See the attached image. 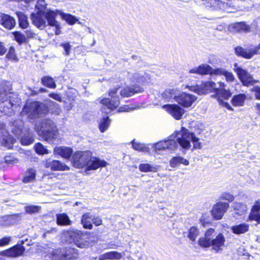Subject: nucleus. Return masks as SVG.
<instances>
[{"label":"nucleus","instance_id":"53","mask_svg":"<svg viewBox=\"0 0 260 260\" xmlns=\"http://www.w3.org/2000/svg\"><path fill=\"white\" fill-rule=\"evenodd\" d=\"M20 141L22 145H28L33 143L34 139L33 137L29 134L27 136H22Z\"/></svg>","mask_w":260,"mask_h":260},{"label":"nucleus","instance_id":"11","mask_svg":"<svg viewBox=\"0 0 260 260\" xmlns=\"http://www.w3.org/2000/svg\"><path fill=\"white\" fill-rule=\"evenodd\" d=\"M234 71L236 73L239 80L244 86L252 85L257 82L247 70L239 67L237 63L234 64Z\"/></svg>","mask_w":260,"mask_h":260},{"label":"nucleus","instance_id":"5","mask_svg":"<svg viewBox=\"0 0 260 260\" xmlns=\"http://www.w3.org/2000/svg\"><path fill=\"white\" fill-rule=\"evenodd\" d=\"M173 139L177 138V140L180 146L183 149H188L191 147L190 142L193 143V146L196 149L201 148V144L199 142V139L196 137L194 134L190 132L185 127H181V129L175 132V136L173 135Z\"/></svg>","mask_w":260,"mask_h":260},{"label":"nucleus","instance_id":"51","mask_svg":"<svg viewBox=\"0 0 260 260\" xmlns=\"http://www.w3.org/2000/svg\"><path fill=\"white\" fill-rule=\"evenodd\" d=\"M47 4L44 0H38L36 5V8L38 10L37 13L44 14L46 11Z\"/></svg>","mask_w":260,"mask_h":260},{"label":"nucleus","instance_id":"19","mask_svg":"<svg viewBox=\"0 0 260 260\" xmlns=\"http://www.w3.org/2000/svg\"><path fill=\"white\" fill-rule=\"evenodd\" d=\"M173 135H171L169 139L164 141H159L153 145L154 149L157 151L168 149L169 150H174L177 147V144L176 141L172 138Z\"/></svg>","mask_w":260,"mask_h":260},{"label":"nucleus","instance_id":"29","mask_svg":"<svg viewBox=\"0 0 260 260\" xmlns=\"http://www.w3.org/2000/svg\"><path fill=\"white\" fill-rule=\"evenodd\" d=\"M54 153L55 154L59 155L62 157L68 159L70 158L73 153V150L71 148L65 146L56 147L54 149Z\"/></svg>","mask_w":260,"mask_h":260},{"label":"nucleus","instance_id":"36","mask_svg":"<svg viewBox=\"0 0 260 260\" xmlns=\"http://www.w3.org/2000/svg\"><path fill=\"white\" fill-rule=\"evenodd\" d=\"M36 176V170L32 168L28 169L26 172L25 176L23 179V182L25 183L32 182L35 180Z\"/></svg>","mask_w":260,"mask_h":260},{"label":"nucleus","instance_id":"38","mask_svg":"<svg viewBox=\"0 0 260 260\" xmlns=\"http://www.w3.org/2000/svg\"><path fill=\"white\" fill-rule=\"evenodd\" d=\"M17 15L19 19V25L22 29L28 28L29 23L28 22L27 16L22 12H17Z\"/></svg>","mask_w":260,"mask_h":260},{"label":"nucleus","instance_id":"4","mask_svg":"<svg viewBox=\"0 0 260 260\" xmlns=\"http://www.w3.org/2000/svg\"><path fill=\"white\" fill-rule=\"evenodd\" d=\"M61 240L67 244L73 243L81 248H86L91 244L89 235L86 233L73 229H70L62 233Z\"/></svg>","mask_w":260,"mask_h":260},{"label":"nucleus","instance_id":"21","mask_svg":"<svg viewBox=\"0 0 260 260\" xmlns=\"http://www.w3.org/2000/svg\"><path fill=\"white\" fill-rule=\"evenodd\" d=\"M235 50V53L238 55L249 59L254 55L260 53V43L257 46L251 48L248 50L239 46L236 47Z\"/></svg>","mask_w":260,"mask_h":260},{"label":"nucleus","instance_id":"22","mask_svg":"<svg viewBox=\"0 0 260 260\" xmlns=\"http://www.w3.org/2000/svg\"><path fill=\"white\" fill-rule=\"evenodd\" d=\"M44 166L46 168H50L52 171H66L70 168L65 164L57 160H52L50 158L44 161Z\"/></svg>","mask_w":260,"mask_h":260},{"label":"nucleus","instance_id":"12","mask_svg":"<svg viewBox=\"0 0 260 260\" xmlns=\"http://www.w3.org/2000/svg\"><path fill=\"white\" fill-rule=\"evenodd\" d=\"M217 88V83L216 84L212 81L203 82L200 85H197L189 87V90L199 94H205L209 92H214L216 93Z\"/></svg>","mask_w":260,"mask_h":260},{"label":"nucleus","instance_id":"31","mask_svg":"<svg viewBox=\"0 0 260 260\" xmlns=\"http://www.w3.org/2000/svg\"><path fill=\"white\" fill-rule=\"evenodd\" d=\"M214 74L224 76L226 81L229 83L233 82L235 80V77L233 74L224 69L218 68L214 69Z\"/></svg>","mask_w":260,"mask_h":260},{"label":"nucleus","instance_id":"26","mask_svg":"<svg viewBox=\"0 0 260 260\" xmlns=\"http://www.w3.org/2000/svg\"><path fill=\"white\" fill-rule=\"evenodd\" d=\"M229 29L233 32H248L250 30V26L244 22H239L230 25Z\"/></svg>","mask_w":260,"mask_h":260},{"label":"nucleus","instance_id":"23","mask_svg":"<svg viewBox=\"0 0 260 260\" xmlns=\"http://www.w3.org/2000/svg\"><path fill=\"white\" fill-rule=\"evenodd\" d=\"M31 19L33 24L40 29H44L46 26V21L44 18V14L41 13H32Z\"/></svg>","mask_w":260,"mask_h":260},{"label":"nucleus","instance_id":"59","mask_svg":"<svg viewBox=\"0 0 260 260\" xmlns=\"http://www.w3.org/2000/svg\"><path fill=\"white\" fill-rule=\"evenodd\" d=\"M26 37L27 38H32L36 36V34L30 28H26L25 31Z\"/></svg>","mask_w":260,"mask_h":260},{"label":"nucleus","instance_id":"14","mask_svg":"<svg viewBox=\"0 0 260 260\" xmlns=\"http://www.w3.org/2000/svg\"><path fill=\"white\" fill-rule=\"evenodd\" d=\"M196 100L197 97L194 95L179 91L177 96L175 98L176 102L179 105L186 108L190 107Z\"/></svg>","mask_w":260,"mask_h":260},{"label":"nucleus","instance_id":"13","mask_svg":"<svg viewBox=\"0 0 260 260\" xmlns=\"http://www.w3.org/2000/svg\"><path fill=\"white\" fill-rule=\"evenodd\" d=\"M77 250L69 248L65 252H61L59 249L53 250L51 252L52 260H71L77 257Z\"/></svg>","mask_w":260,"mask_h":260},{"label":"nucleus","instance_id":"49","mask_svg":"<svg viewBox=\"0 0 260 260\" xmlns=\"http://www.w3.org/2000/svg\"><path fill=\"white\" fill-rule=\"evenodd\" d=\"M199 234V230L196 227H191L188 232V237L192 241H195Z\"/></svg>","mask_w":260,"mask_h":260},{"label":"nucleus","instance_id":"35","mask_svg":"<svg viewBox=\"0 0 260 260\" xmlns=\"http://www.w3.org/2000/svg\"><path fill=\"white\" fill-rule=\"evenodd\" d=\"M122 255L121 253L117 251H110L105 253L101 255V260L106 259H120L122 258Z\"/></svg>","mask_w":260,"mask_h":260},{"label":"nucleus","instance_id":"33","mask_svg":"<svg viewBox=\"0 0 260 260\" xmlns=\"http://www.w3.org/2000/svg\"><path fill=\"white\" fill-rule=\"evenodd\" d=\"M23 126V122L22 121H15L11 127V131L12 133L18 138H19L22 133Z\"/></svg>","mask_w":260,"mask_h":260},{"label":"nucleus","instance_id":"10","mask_svg":"<svg viewBox=\"0 0 260 260\" xmlns=\"http://www.w3.org/2000/svg\"><path fill=\"white\" fill-rule=\"evenodd\" d=\"M218 88L215 93V97L220 105L226 108L228 110L234 111V109L226 102H224L222 100H228L232 95V93L229 90L225 89V84L223 82H218L217 83Z\"/></svg>","mask_w":260,"mask_h":260},{"label":"nucleus","instance_id":"42","mask_svg":"<svg viewBox=\"0 0 260 260\" xmlns=\"http://www.w3.org/2000/svg\"><path fill=\"white\" fill-rule=\"evenodd\" d=\"M41 82L44 85L50 88L56 87V84L53 79L49 76H44L41 79Z\"/></svg>","mask_w":260,"mask_h":260},{"label":"nucleus","instance_id":"37","mask_svg":"<svg viewBox=\"0 0 260 260\" xmlns=\"http://www.w3.org/2000/svg\"><path fill=\"white\" fill-rule=\"evenodd\" d=\"M5 57L8 60L13 62H17L19 61V58L16 54L15 49L13 46H11L9 48Z\"/></svg>","mask_w":260,"mask_h":260},{"label":"nucleus","instance_id":"2","mask_svg":"<svg viewBox=\"0 0 260 260\" xmlns=\"http://www.w3.org/2000/svg\"><path fill=\"white\" fill-rule=\"evenodd\" d=\"M73 166L77 168L86 167V170H95L100 167H105L108 163L98 157L92 156L90 151L75 152L72 158Z\"/></svg>","mask_w":260,"mask_h":260},{"label":"nucleus","instance_id":"61","mask_svg":"<svg viewBox=\"0 0 260 260\" xmlns=\"http://www.w3.org/2000/svg\"><path fill=\"white\" fill-rule=\"evenodd\" d=\"M7 48L5 45V44L0 41V56L4 55L7 52Z\"/></svg>","mask_w":260,"mask_h":260},{"label":"nucleus","instance_id":"25","mask_svg":"<svg viewBox=\"0 0 260 260\" xmlns=\"http://www.w3.org/2000/svg\"><path fill=\"white\" fill-rule=\"evenodd\" d=\"M0 24L6 28L12 29L15 27L16 22L10 15L0 13Z\"/></svg>","mask_w":260,"mask_h":260},{"label":"nucleus","instance_id":"45","mask_svg":"<svg viewBox=\"0 0 260 260\" xmlns=\"http://www.w3.org/2000/svg\"><path fill=\"white\" fill-rule=\"evenodd\" d=\"M178 92L179 90L176 89L166 90L163 93V97L167 99H173L175 101V98L177 96Z\"/></svg>","mask_w":260,"mask_h":260},{"label":"nucleus","instance_id":"60","mask_svg":"<svg viewBox=\"0 0 260 260\" xmlns=\"http://www.w3.org/2000/svg\"><path fill=\"white\" fill-rule=\"evenodd\" d=\"M221 198L229 201H232L234 200L233 196L229 193H223L222 194Z\"/></svg>","mask_w":260,"mask_h":260},{"label":"nucleus","instance_id":"55","mask_svg":"<svg viewBox=\"0 0 260 260\" xmlns=\"http://www.w3.org/2000/svg\"><path fill=\"white\" fill-rule=\"evenodd\" d=\"M11 217L9 215L3 216L0 218V225L3 226H7L11 223L10 219Z\"/></svg>","mask_w":260,"mask_h":260},{"label":"nucleus","instance_id":"6","mask_svg":"<svg viewBox=\"0 0 260 260\" xmlns=\"http://www.w3.org/2000/svg\"><path fill=\"white\" fill-rule=\"evenodd\" d=\"M48 107L45 104L37 101L26 103L23 108L20 114L22 116H26L30 119L45 116L48 112Z\"/></svg>","mask_w":260,"mask_h":260},{"label":"nucleus","instance_id":"15","mask_svg":"<svg viewBox=\"0 0 260 260\" xmlns=\"http://www.w3.org/2000/svg\"><path fill=\"white\" fill-rule=\"evenodd\" d=\"M127 79L132 83L142 84L149 78V75L145 72L140 71H133L127 73Z\"/></svg>","mask_w":260,"mask_h":260},{"label":"nucleus","instance_id":"44","mask_svg":"<svg viewBox=\"0 0 260 260\" xmlns=\"http://www.w3.org/2000/svg\"><path fill=\"white\" fill-rule=\"evenodd\" d=\"M139 169L140 171L143 172H156L157 170L156 166H152L149 164H141L139 165Z\"/></svg>","mask_w":260,"mask_h":260},{"label":"nucleus","instance_id":"1","mask_svg":"<svg viewBox=\"0 0 260 260\" xmlns=\"http://www.w3.org/2000/svg\"><path fill=\"white\" fill-rule=\"evenodd\" d=\"M144 91L143 88L140 86H126L120 90V87L109 90L108 94L110 98H104L101 102L103 104L102 111L108 114L116 109L119 105L120 98L129 97L135 93H141Z\"/></svg>","mask_w":260,"mask_h":260},{"label":"nucleus","instance_id":"47","mask_svg":"<svg viewBox=\"0 0 260 260\" xmlns=\"http://www.w3.org/2000/svg\"><path fill=\"white\" fill-rule=\"evenodd\" d=\"M59 14L61 16L62 18L64 20H65L68 23L70 24H75L78 20L75 16L71 14H66L61 12H59Z\"/></svg>","mask_w":260,"mask_h":260},{"label":"nucleus","instance_id":"16","mask_svg":"<svg viewBox=\"0 0 260 260\" xmlns=\"http://www.w3.org/2000/svg\"><path fill=\"white\" fill-rule=\"evenodd\" d=\"M23 243V242L21 241V244L18 243L9 249L0 252V255L9 257H16L22 255L25 251V248L22 245Z\"/></svg>","mask_w":260,"mask_h":260},{"label":"nucleus","instance_id":"43","mask_svg":"<svg viewBox=\"0 0 260 260\" xmlns=\"http://www.w3.org/2000/svg\"><path fill=\"white\" fill-rule=\"evenodd\" d=\"M110 120L108 116L104 117L99 123V129L102 133L105 132L109 127Z\"/></svg>","mask_w":260,"mask_h":260},{"label":"nucleus","instance_id":"58","mask_svg":"<svg viewBox=\"0 0 260 260\" xmlns=\"http://www.w3.org/2000/svg\"><path fill=\"white\" fill-rule=\"evenodd\" d=\"M92 223L95 226H99L102 224L103 221L100 216H95L92 214Z\"/></svg>","mask_w":260,"mask_h":260},{"label":"nucleus","instance_id":"46","mask_svg":"<svg viewBox=\"0 0 260 260\" xmlns=\"http://www.w3.org/2000/svg\"><path fill=\"white\" fill-rule=\"evenodd\" d=\"M15 40L19 44L21 45L27 42L26 36L20 31H15L13 33Z\"/></svg>","mask_w":260,"mask_h":260},{"label":"nucleus","instance_id":"57","mask_svg":"<svg viewBox=\"0 0 260 260\" xmlns=\"http://www.w3.org/2000/svg\"><path fill=\"white\" fill-rule=\"evenodd\" d=\"M60 46L63 47L64 51V54L66 56H69L70 54V50L71 49V46L69 43H62L60 45Z\"/></svg>","mask_w":260,"mask_h":260},{"label":"nucleus","instance_id":"7","mask_svg":"<svg viewBox=\"0 0 260 260\" xmlns=\"http://www.w3.org/2000/svg\"><path fill=\"white\" fill-rule=\"evenodd\" d=\"M36 128L38 134L49 143H53V141L57 139L58 131L56 125L51 119H44L40 128L37 126Z\"/></svg>","mask_w":260,"mask_h":260},{"label":"nucleus","instance_id":"34","mask_svg":"<svg viewBox=\"0 0 260 260\" xmlns=\"http://www.w3.org/2000/svg\"><path fill=\"white\" fill-rule=\"evenodd\" d=\"M248 230L249 225L245 223H241L231 227L232 232L237 235L245 233Z\"/></svg>","mask_w":260,"mask_h":260},{"label":"nucleus","instance_id":"56","mask_svg":"<svg viewBox=\"0 0 260 260\" xmlns=\"http://www.w3.org/2000/svg\"><path fill=\"white\" fill-rule=\"evenodd\" d=\"M12 240V237H4L0 239V247H3L8 245Z\"/></svg>","mask_w":260,"mask_h":260},{"label":"nucleus","instance_id":"8","mask_svg":"<svg viewBox=\"0 0 260 260\" xmlns=\"http://www.w3.org/2000/svg\"><path fill=\"white\" fill-rule=\"evenodd\" d=\"M9 82L2 81L0 84V110L7 115H11L13 112L12 107L14 106L7 99V92L11 90Z\"/></svg>","mask_w":260,"mask_h":260},{"label":"nucleus","instance_id":"30","mask_svg":"<svg viewBox=\"0 0 260 260\" xmlns=\"http://www.w3.org/2000/svg\"><path fill=\"white\" fill-rule=\"evenodd\" d=\"M58 12L59 11L57 10H46L44 14L45 19L47 20L48 25H55L56 24L58 21L56 20V17Z\"/></svg>","mask_w":260,"mask_h":260},{"label":"nucleus","instance_id":"52","mask_svg":"<svg viewBox=\"0 0 260 260\" xmlns=\"http://www.w3.org/2000/svg\"><path fill=\"white\" fill-rule=\"evenodd\" d=\"M34 148L36 152L39 154H45L49 153L48 150L40 143L36 144Z\"/></svg>","mask_w":260,"mask_h":260},{"label":"nucleus","instance_id":"20","mask_svg":"<svg viewBox=\"0 0 260 260\" xmlns=\"http://www.w3.org/2000/svg\"><path fill=\"white\" fill-rule=\"evenodd\" d=\"M229 207L228 203L220 202L215 204L211 211L213 217L219 220L222 218Z\"/></svg>","mask_w":260,"mask_h":260},{"label":"nucleus","instance_id":"17","mask_svg":"<svg viewBox=\"0 0 260 260\" xmlns=\"http://www.w3.org/2000/svg\"><path fill=\"white\" fill-rule=\"evenodd\" d=\"M0 132L1 133L0 140L2 144L8 149L12 148L15 139L8 134L6 129V125L3 123H0Z\"/></svg>","mask_w":260,"mask_h":260},{"label":"nucleus","instance_id":"32","mask_svg":"<svg viewBox=\"0 0 260 260\" xmlns=\"http://www.w3.org/2000/svg\"><path fill=\"white\" fill-rule=\"evenodd\" d=\"M92 219V214L90 212H86L82 215L81 224L84 229L91 230L93 228Z\"/></svg>","mask_w":260,"mask_h":260},{"label":"nucleus","instance_id":"48","mask_svg":"<svg viewBox=\"0 0 260 260\" xmlns=\"http://www.w3.org/2000/svg\"><path fill=\"white\" fill-rule=\"evenodd\" d=\"M233 207L235 210L237 211L236 213L238 214H242L247 210V207L246 205L241 203H235L234 204Z\"/></svg>","mask_w":260,"mask_h":260},{"label":"nucleus","instance_id":"39","mask_svg":"<svg viewBox=\"0 0 260 260\" xmlns=\"http://www.w3.org/2000/svg\"><path fill=\"white\" fill-rule=\"evenodd\" d=\"M246 96L244 94H240L233 96L232 103L233 106L238 107L243 106L245 100Z\"/></svg>","mask_w":260,"mask_h":260},{"label":"nucleus","instance_id":"41","mask_svg":"<svg viewBox=\"0 0 260 260\" xmlns=\"http://www.w3.org/2000/svg\"><path fill=\"white\" fill-rule=\"evenodd\" d=\"M132 147L136 150L143 152H148L149 148L144 144L135 142L134 140L132 141Z\"/></svg>","mask_w":260,"mask_h":260},{"label":"nucleus","instance_id":"63","mask_svg":"<svg viewBox=\"0 0 260 260\" xmlns=\"http://www.w3.org/2000/svg\"><path fill=\"white\" fill-rule=\"evenodd\" d=\"M253 91L255 92V96L258 100H260V87L256 86L253 87Z\"/></svg>","mask_w":260,"mask_h":260},{"label":"nucleus","instance_id":"54","mask_svg":"<svg viewBox=\"0 0 260 260\" xmlns=\"http://www.w3.org/2000/svg\"><path fill=\"white\" fill-rule=\"evenodd\" d=\"M41 210L39 206L30 205L25 207V212L29 214H32L39 212Z\"/></svg>","mask_w":260,"mask_h":260},{"label":"nucleus","instance_id":"3","mask_svg":"<svg viewBox=\"0 0 260 260\" xmlns=\"http://www.w3.org/2000/svg\"><path fill=\"white\" fill-rule=\"evenodd\" d=\"M215 230L213 228L208 229L203 237L198 240V244L203 248L211 247L216 253L223 251L225 246V238L223 234L219 233L215 236Z\"/></svg>","mask_w":260,"mask_h":260},{"label":"nucleus","instance_id":"28","mask_svg":"<svg viewBox=\"0 0 260 260\" xmlns=\"http://www.w3.org/2000/svg\"><path fill=\"white\" fill-rule=\"evenodd\" d=\"M249 219L260 223V201L254 203L249 215Z\"/></svg>","mask_w":260,"mask_h":260},{"label":"nucleus","instance_id":"27","mask_svg":"<svg viewBox=\"0 0 260 260\" xmlns=\"http://www.w3.org/2000/svg\"><path fill=\"white\" fill-rule=\"evenodd\" d=\"M170 166L173 168H178L182 165L187 166L189 165V160L181 156H176L172 157L170 161Z\"/></svg>","mask_w":260,"mask_h":260},{"label":"nucleus","instance_id":"64","mask_svg":"<svg viewBox=\"0 0 260 260\" xmlns=\"http://www.w3.org/2000/svg\"><path fill=\"white\" fill-rule=\"evenodd\" d=\"M49 96L56 101H61V97L57 93H51L49 94Z\"/></svg>","mask_w":260,"mask_h":260},{"label":"nucleus","instance_id":"40","mask_svg":"<svg viewBox=\"0 0 260 260\" xmlns=\"http://www.w3.org/2000/svg\"><path fill=\"white\" fill-rule=\"evenodd\" d=\"M57 223L59 225H70L71 221L69 216L64 213L57 214Z\"/></svg>","mask_w":260,"mask_h":260},{"label":"nucleus","instance_id":"9","mask_svg":"<svg viewBox=\"0 0 260 260\" xmlns=\"http://www.w3.org/2000/svg\"><path fill=\"white\" fill-rule=\"evenodd\" d=\"M206 7L210 10H221L232 12L235 10L231 0H209Z\"/></svg>","mask_w":260,"mask_h":260},{"label":"nucleus","instance_id":"24","mask_svg":"<svg viewBox=\"0 0 260 260\" xmlns=\"http://www.w3.org/2000/svg\"><path fill=\"white\" fill-rule=\"evenodd\" d=\"M191 74H198L202 75L207 74H214V69L207 64H202L198 67H194L189 71Z\"/></svg>","mask_w":260,"mask_h":260},{"label":"nucleus","instance_id":"62","mask_svg":"<svg viewBox=\"0 0 260 260\" xmlns=\"http://www.w3.org/2000/svg\"><path fill=\"white\" fill-rule=\"evenodd\" d=\"M50 26L54 27V31H55V35H58L60 34V32H61L60 26L58 22H56V24H55V25H50Z\"/></svg>","mask_w":260,"mask_h":260},{"label":"nucleus","instance_id":"18","mask_svg":"<svg viewBox=\"0 0 260 260\" xmlns=\"http://www.w3.org/2000/svg\"><path fill=\"white\" fill-rule=\"evenodd\" d=\"M162 108L176 120L181 119L185 112L184 109L177 104L165 105Z\"/></svg>","mask_w":260,"mask_h":260},{"label":"nucleus","instance_id":"50","mask_svg":"<svg viewBox=\"0 0 260 260\" xmlns=\"http://www.w3.org/2000/svg\"><path fill=\"white\" fill-rule=\"evenodd\" d=\"M7 99L9 102L13 105H16L17 104L19 103V99L18 97V95L16 93H13L11 92V90L7 92Z\"/></svg>","mask_w":260,"mask_h":260}]
</instances>
